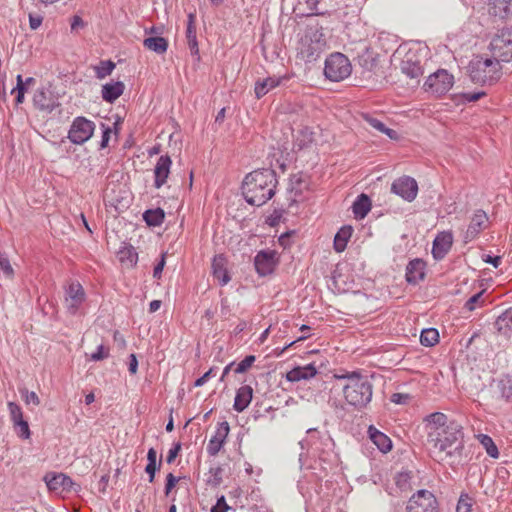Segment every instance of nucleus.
I'll return each instance as SVG.
<instances>
[{"instance_id": "1", "label": "nucleus", "mask_w": 512, "mask_h": 512, "mask_svg": "<svg viewBox=\"0 0 512 512\" xmlns=\"http://www.w3.org/2000/svg\"><path fill=\"white\" fill-rule=\"evenodd\" d=\"M424 422L427 445L434 459L438 462L460 461L464 450L463 426L441 412L429 414Z\"/></svg>"}, {"instance_id": "2", "label": "nucleus", "mask_w": 512, "mask_h": 512, "mask_svg": "<svg viewBox=\"0 0 512 512\" xmlns=\"http://www.w3.org/2000/svg\"><path fill=\"white\" fill-rule=\"evenodd\" d=\"M276 184V174L273 170H256L245 177L242 184V193L250 205L259 207L273 197Z\"/></svg>"}, {"instance_id": "3", "label": "nucleus", "mask_w": 512, "mask_h": 512, "mask_svg": "<svg viewBox=\"0 0 512 512\" xmlns=\"http://www.w3.org/2000/svg\"><path fill=\"white\" fill-rule=\"evenodd\" d=\"M336 379L346 380L342 391L345 401L355 409L365 408L372 400L373 384L367 376L358 372L335 375Z\"/></svg>"}, {"instance_id": "4", "label": "nucleus", "mask_w": 512, "mask_h": 512, "mask_svg": "<svg viewBox=\"0 0 512 512\" xmlns=\"http://www.w3.org/2000/svg\"><path fill=\"white\" fill-rule=\"evenodd\" d=\"M326 48L327 42L323 28L318 25L308 26L300 39L297 56L306 63H312L320 58Z\"/></svg>"}, {"instance_id": "5", "label": "nucleus", "mask_w": 512, "mask_h": 512, "mask_svg": "<svg viewBox=\"0 0 512 512\" xmlns=\"http://www.w3.org/2000/svg\"><path fill=\"white\" fill-rule=\"evenodd\" d=\"M502 68L499 60L476 56L468 66L469 76L475 84L492 85L496 83L501 75Z\"/></svg>"}, {"instance_id": "6", "label": "nucleus", "mask_w": 512, "mask_h": 512, "mask_svg": "<svg viewBox=\"0 0 512 512\" xmlns=\"http://www.w3.org/2000/svg\"><path fill=\"white\" fill-rule=\"evenodd\" d=\"M180 151V147H174L173 151H168L165 156H162V186L166 183V179L171 175L173 186H174V193L172 195L171 204L169 208H174L176 211H179V209L182 206L181 201L179 200L178 196L180 193V188L183 184L185 173L182 169L181 160H178V166L171 170L172 166V157H178L176 152Z\"/></svg>"}, {"instance_id": "7", "label": "nucleus", "mask_w": 512, "mask_h": 512, "mask_svg": "<svg viewBox=\"0 0 512 512\" xmlns=\"http://www.w3.org/2000/svg\"><path fill=\"white\" fill-rule=\"evenodd\" d=\"M352 66L349 59L342 53H332L325 60L324 75L333 82H339L350 76Z\"/></svg>"}, {"instance_id": "8", "label": "nucleus", "mask_w": 512, "mask_h": 512, "mask_svg": "<svg viewBox=\"0 0 512 512\" xmlns=\"http://www.w3.org/2000/svg\"><path fill=\"white\" fill-rule=\"evenodd\" d=\"M495 59L503 62L512 60V27L500 30L490 42Z\"/></svg>"}, {"instance_id": "9", "label": "nucleus", "mask_w": 512, "mask_h": 512, "mask_svg": "<svg viewBox=\"0 0 512 512\" xmlns=\"http://www.w3.org/2000/svg\"><path fill=\"white\" fill-rule=\"evenodd\" d=\"M454 84V77L447 70L439 69L431 74L424 83V90L435 97L446 94Z\"/></svg>"}, {"instance_id": "10", "label": "nucleus", "mask_w": 512, "mask_h": 512, "mask_svg": "<svg viewBox=\"0 0 512 512\" xmlns=\"http://www.w3.org/2000/svg\"><path fill=\"white\" fill-rule=\"evenodd\" d=\"M406 512H439L438 501L432 492L419 490L409 499Z\"/></svg>"}, {"instance_id": "11", "label": "nucleus", "mask_w": 512, "mask_h": 512, "mask_svg": "<svg viewBox=\"0 0 512 512\" xmlns=\"http://www.w3.org/2000/svg\"><path fill=\"white\" fill-rule=\"evenodd\" d=\"M423 60L420 51L409 49L401 58L400 70L410 79H418L424 72Z\"/></svg>"}, {"instance_id": "12", "label": "nucleus", "mask_w": 512, "mask_h": 512, "mask_svg": "<svg viewBox=\"0 0 512 512\" xmlns=\"http://www.w3.org/2000/svg\"><path fill=\"white\" fill-rule=\"evenodd\" d=\"M95 130V124L85 117H76L68 132L69 140L74 144H83L88 141Z\"/></svg>"}, {"instance_id": "13", "label": "nucleus", "mask_w": 512, "mask_h": 512, "mask_svg": "<svg viewBox=\"0 0 512 512\" xmlns=\"http://www.w3.org/2000/svg\"><path fill=\"white\" fill-rule=\"evenodd\" d=\"M85 301V292L78 282H72L65 290L64 307L71 315H75Z\"/></svg>"}, {"instance_id": "14", "label": "nucleus", "mask_w": 512, "mask_h": 512, "mask_svg": "<svg viewBox=\"0 0 512 512\" xmlns=\"http://www.w3.org/2000/svg\"><path fill=\"white\" fill-rule=\"evenodd\" d=\"M278 264L275 250H261L254 258V266L260 276H267L275 270Z\"/></svg>"}, {"instance_id": "15", "label": "nucleus", "mask_w": 512, "mask_h": 512, "mask_svg": "<svg viewBox=\"0 0 512 512\" xmlns=\"http://www.w3.org/2000/svg\"><path fill=\"white\" fill-rule=\"evenodd\" d=\"M306 433V438L299 442L302 450L313 449L315 451H321L332 441L327 432L321 433L316 428H309L307 429Z\"/></svg>"}, {"instance_id": "16", "label": "nucleus", "mask_w": 512, "mask_h": 512, "mask_svg": "<svg viewBox=\"0 0 512 512\" xmlns=\"http://www.w3.org/2000/svg\"><path fill=\"white\" fill-rule=\"evenodd\" d=\"M391 191L403 199L411 202L417 196L418 185L415 179L409 176H404L396 179L392 183Z\"/></svg>"}, {"instance_id": "17", "label": "nucleus", "mask_w": 512, "mask_h": 512, "mask_svg": "<svg viewBox=\"0 0 512 512\" xmlns=\"http://www.w3.org/2000/svg\"><path fill=\"white\" fill-rule=\"evenodd\" d=\"M487 223L488 216L486 212L481 209L477 210L464 234V241L467 243L474 240L487 227Z\"/></svg>"}, {"instance_id": "18", "label": "nucleus", "mask_w": 512, "mask_h": 512, "mask_svg": "<svg viewBox=\"0 0 512 512\" xmlns=\"http://www.w3.org/2000/svg\"><path fill=\"white\" fill-rule=\"evenodd\" d=\"M453 244V234L450 231L440 232L433 241L432 254L436 260L443 259Z\"/></svg>"}, {"instance_id": "19", "label": "nucleus", "mask_w": 512, "mask_h": 512, "mask_svg": "<svg viewBox=\"0 0 512 512\" xmlns=\"http://www.w3.org/2000/svg\"><path fill=\"white\" fill-rule=\"evenodd\" d=\"M230 427L228 422L224 421L218 424L215 435L209 440L207 452L210 456H216L222 449L228 437Z\"/></svg>"}, {"instance_id": "20", "label": "nucleus", "mask_w": 512, "mask_h": 512, "mask_svg": "<svg viewBox=\"0 0 512 512\" xmlns=\"http://www.w3.org/2000/svg\"><path fill=\"white\" fill-rule=\"evenodd\" d=\"M44 479L48 489L55 492L70 491L73 486L71 478L63 473L47 474Z\"/></svg>"}, {"instance_id": "21", "label": "nucleus", "mask_w": 512, "mask_h": 512, "mask_svg": "<svg viewBox=\"0 0 512 512\" xmlns=\"http://www.w3.org/2000/svg\"><path fill=\"white\" fill-rule=\"evenodd\" d=\"M33 104L37 109L47 113H51L56 106L50 91L45 87H40L35 91Z\"/></svg>"}, {"instance_id": "22", "label": "nucleus", "mask_w": 512, "mask_h": 512, "mask_svg": "<svg viewBox=\"0 0 512 512\" xmlns=\"http://www.w3.org/2000/svg\"><path fill=\"white\" fill-rule=\"evenodd\" d=\"M425 262L416 258L411 260L406 267V280L410 284H417L425 277Z\"/></svg>"}, {"instance_id": "23", "label": "nucleus", "mask_w": 512, "mask_h": 512, "mask_svg": "<svg viewBox=\"0 0 512 512\" xmlns=\"http://www.w3.org/2000/svg\"><path fill=\"white\" fill-rule=\"evenodd\" d=\"M317 374L314 364H308L302 367H295L286 373V379L289 382H298L301 380H309Z\"/></svg>"}, {"instance_id": "24", "label": "nucleus", "mask_w": 512, "mask_h": 512, "mask_svg": "<svg viewBox=\"0 0 512 512\" xmlns=\"http://www.w3.org/2000/svg\"><path fill=\"white\" fill-rule=\"evenodd\" d=\"M124 89V83L121 81L106 83L102 86V99L108 103H113L123 94Z\"/></svg>"}, {"instance_id": "25", "label": "nucleus", "mask_w": 512, "mask_h": 512, "mask_svg": "<svg viewBox=\"0 0 512 512\" xmlns=\"http://www.w3.org/2000/svg\"><path fill=\"white\" fill-rule=\"evenodd\" d=\"M253 396V389L249 385L241 386L237 392L234 399L233 408L237 412L244 411L248 405L250 404Z\"/></svg>"}, {"instance_id": "26", "label": "nucleus", "mask_w": 512, "mask_h": 512, "mask_svg": "<svg viewBox=\"0 0 512 512\" xmlns=\"http://www.w3.org/2000/svg\"><path fill=\"white\" fill-rule=\"evenodd\" d=\"M226 260L223 256H215L212 261V272L221 286L226 285L230 281V276L225 267Z\"/></svg>"}, {"instance_id": "27", "label": "nucleus", "mask_w": 512, "mask_h": 512, "mask_svg": "<svg viewBox=\"0 0 512 512\" xmlns=\"http://www.w3.org/2000/svg\"><path fill=\"white\" fill-rule=\"evenodd\" d=\"M495 393L501 399L509 402L512 400V376L502 375L495 381Z\"/></svg>"}, {"instance_id": "28", "label": "nucleus", "mask_w": 512, "mask_h": 512, "mask_svg": "<svg viewBox=\"0 0 512 512\" xmlns=\"http://www.w3.org/2000/svg\"><path fill=\"white\" fill-rule=\"evenodd\" d=\"M368 434L372 442L380 451L386 453L391 450L392 442L387 435L376 429L374 426H370L368 428Z\"/></svg>"}, {"instance_id": "29", "label": "nucleus", "mask_w": 512, "mask_h": 512, "mask_svg": "<svg viewBox=\"0 0 512 512\" xmlns=\"http://www.w3.org/2000/svg\"><path fill=\"white\" fill-rule=\"evenodd\" d=\"M490 13L500 18L512 14V0H490Z\"/></svg>"}, {"instance_id": "30", "label": "nucleus", "mask_w": 512, "mask_h": 512, "mask_svg": "<svg viewBox=\"0 0 512 512\" xmlns=\"http://www.w3.org/2000/svg\"><path fill=\"white\" fill-rule=\"evenodd\" d=\"M495 329L507 336L512 331V307L506 309L501 315H499L494 323Z\"/></svg>"}, {"instance_id": "31", "label": "nucleus", "mask_w": 512, "mask_h": 512, "mask_svg": "<svg viewBox=\"0 0 512 512\" xmlns=\"http://www.w3.org/2000/svg\"><path fill=\"white\" fill-rule=\"evenodd\" d=\"M355 218L363 219L371 210V200L366 194H360L352 206Z\"/></svg>"}, {"instance_id": "32", "label": "nucleus", "mask_w": 512, "mask_h": 512, "mask_svg": "<svg viewBox=\"0 0 512 512\" xmlns=\"http://www.w3.org/2000/svg\"><path fill=\"white\" fill-rule=\"evenodd\" d=\"M281 82V78L268 77L255 84V95L259 99L265 96L271 89L277 87Z\"/></svg>"}, {"instance_id": "33", "label": "nucleus", "mask_w": 512, "mask_h": 512, "mask_svg": "<svg viewBox=\"0 0 512 512\" xmlns=\"http://www.w3.org/2000/svg\"><path fill=\"white\" fill-rule=\"evenodd\" d=\"M313 140L314 137L312 130L308 127H303L298 130L297 135L295 136L294 148H297L298 150L307 148L311 145Z\"/></svg>"}, {"instance_id": "34", "label": "nucleus", "mask_w": 512, "mask_h": 512, "mask_svg": "<svg viewBox=\"0 0 512 512\" xmlns=\"http://www.w3.org/2000/svg\"><path fill=\"white\" fill-rule=\"evenodd\" d=\"M352 232L353 230L351 226H344L336 233L334 237V248L337 252H342L345 250Z\"/></svg>"}, {"instance_id": "35", "label": "nucleus", "mask_w": 512, "mask_h": 512, "mask_svg": "<svg viewBox=\"0 0 512 512\" xmlns=\"http://www.w3.org/2000/svg\"><path fill=\"white\" fill-rule=\"evenodd\" d=\"M16 80H17V85L12 90V93L17 92L16 102H17V104H21L24 101V95H25V92L27 91L28 87L34 85L36 80L33 77H28L25 81H23V78L21 75H17Z\"/></svg>"}, {"instance_id": "36", "label": "nucleus", "mask_w": 512, "mask_h": 512, "mask_svg": "<svg viewBox=\"0 0 512 512\" xmlns=\"http://www.w3.org/2000/svg\"><path fill=\"white\" fill-rule=\"evenodd\" d=\"M116 64L111 60H102L97 65L92 67L95 72L96 77L99 80H103L106 77L110 76L114 71Z\"/></svg>"}, {"instance_id": "37", "label": "nucleus", "mask_w": 512, "mask_h": 512, "mask_svg": "<svg viewBox=\"0 0 512 512\" xmlns=\"http://www.w3.org/2000/svg\"><path fill=\"white\" fill-rule=\"evenodd\" d=\"M439 341V332L435 328H427L422 330L420 335V342L423 346L431 347Z\"/></svg>"}, {"instance_id": "38", "label": "nucleus", "mask_w": 512, "mask_h": 512, "mask_svg": "<svg viewBox=\"0 0 512 512\" xmlns=\"http://www.w3.org/2000/svg\"><path fill=\"white\" fill-rule=\"evenodd\" d=\"M479 442L483 445L485 448L487 454L492 458H498L499 451L497 446L495 445L492 438L486 434H479L478 435Z\"/></svg>"}, {"instance_id": "39", "label": "nucleus", "mask_w": 512, "mask_h": 512, "mask_svg": "<svg viewBox=\"0 0 512 512\" xmlns=\"http://www.w3.org/2000/svg\"><path fill=\"white\" fill-rule=\"evenodd\" d=\"M395 484L401 491H407L411 489L412 474L409 471L399 472L395 476Z\"/></svg>"}, {"instance_id": "40", "label": "nucleus", "mask_w": 512, "mask_h": 512, "mask_svg": "<svg viewBox=\"0 0 512 512\" xmlns=\"http://www.w3.org/2000/svg\"><path fill=\"white\" fill-rule=\"evenodd\" d=\"M7 408L9 411V416H10L12 425H15V424L25 420L22 408L20 407L19 404L15 403L13 401H9L7 403Z\"/></svg>"}, {"instance_id": "41", "label": "nucleus", "mask_w": 512, "mask_h": 512, "mask_svg": "<svg viewBox=\"0 0 512 512\" xmlns=\"http://www.w3.org/2000/svg\"><path fill=\"white\" fill-rule=\"evenodd\" d=\"M223 469L220 466H214L209 469V476L206 483L210 486L217 487L222 483Z\"/></svg>"}, {"instance_id": "42", "label": "nucleus", "mask_w": 512, "mask_h": 512, "mask_svg": "<svg viewBox=\"0 0 512 512\" xmlns=\"http://www.w3.org/2000/svg\"><path fill=\"white\" fill-rule=\"evenodd\" d=\"M143 219L148 226H159L160 225V208L147 210L143 214Z\"/></svg>"}, {"instance_id": "43", "label": "nucleus", "mask_w": 512, "mask_h": 512, "mask_svg": "<svg viewBox=\"0 0 512 512\" xmlns=\"http://www.w3.org/2000/svg\"><path fill=\"white\" fill-rule=\"evenodd\" d=\"M148 464L145 468L146 472L150 476V481H153L156 471V458H157V451L154 448H150L148 451Z\"/></svg>"}, {"instance_id": "44", "label": "nucleus", "mask_w": 512, "mask_h": 512, "mask_svg": "<svg viewBox=\"0 0 512 512\" xmlns=\"http://www.w3.org/2000/svg\"><path fill=\"white\" fill-rule=\"evenodd\" d=\"M13 429L19 438H21L23 440L30 439L31 431L29 428V424L26 420H23L15 425H13Z\"/></svg>"}, {"instance_id": "45", "label": "nucleus", "mask_w": 512, "mask_h": 512, "mask_svg": "<svg viewBox=\"0 0 512 512\" xmlns=\"http://www.w3.org/2000/svg\"><path fill=\"white\" fill-rule=\"evenodd\" d=\"M486 95L485 92L462 93L455 96L457 103L476 102Z\"/></svg>"}, {"instance_id": "46", "label": "nucleus", "mask_w": 512, "mask_h": 512, "mask_svg": "<svg viewBox=\"0 0 512 512\" xmlns=\"http://www.w3.org/2000/svg\"><path fill=\"white\" fill-rule=\"evenodd\" d=\"M473 499L467 494H462L456 506V512H471Z\"/></svg>"}, {"instance_id": "47", "label": "nucleus", "mask_w": 512, "mask_h": 512, "mask_svg": "<svg viewBox=\"0 0 512 512\" xmlns=\"http://www.w3.org/2000/svg\"><path fill=\"white\" fill-rule=\"evenodd\" d=\"M484 291H480L475 295L471 296L465 303V308L469 311H473L476 307L481 306L484 302L483 300Z\"/></svg>"}, {"instance_id": "48", "label": "nucleus", "mask_w": 512, "mask_h": 512, "mask_svg": "<svg viewBox=\"0 0 512 512\" xmlns=\"http://www.w3.org/2000/svg\"><path fill=\"white\" fill-rule=\"evenodd\" d=\"M0 270L3 272L4 276L7 279H13L14 277V269L9 261V259L0 254Z\"/></svg>"}, {"instance_id": "49", "label": "nucleus", "mask_w": 512, "mask_h": 512, "mask_svg": "<svg viewBox=\"0 0 512 512\" xmlns=\"http://www.w3.org/2000/svg\"><path fill=\"white\" fill-rule=\"evenodd\" d=\"M22 399L26 405L33 404L34 406L40 405V398L34 391H28L27 389L20 390Z\"/></svg>"}, {"instance_id": "50", "label": "nucleus", "mask_w": 512, "mask_h": 512, "mask_svg": "<svg viewBox=\"0 0 512 512\" xmlns=\"http://www.w3.org/2000/svg\"><path fill=\"white\" fill-rule=\"evenodd\" d=\"M109 357V348L104 345H99L97 351L90 354V360L101 361Z\"/></svg>"}, {"instance_id": "51", "label": "nucleus", "mask_w": 512, "mask_h": 512, "mask_svg": "<svg viewBox=\"0 0 512 512\" xmlns=\"http://www.w3.org/2000/svg\"><path fill=\"white\" fill-rule=\"evenodd\" d=\"M255 356L249 355L246 356L235 368L236 373H244L246 372L254 363Z\"/></svg>"}, {"instance_id": "52", "label": "nucleus", "mask_w": 512, "mask_h": 512, "mask_svg": "<svg viewBox=\"0 0 512 512\" xmlns=\"http://www.w3.org/2000/svg\"><path fill=\"white\" fill-rule=\"evenodd\" d=\"M144 46L149 49L153 50L155 52L160 51V37L154 36L149 37L144 40Z\"/></svg>"}, {"instance_id": "53", "label": "nucleus", "mask_w": 512, "mask_h": 512, "mask_svg": "<svg viewBox=\"0 0 512 512\" xmlns=\"http://www.w3.org/2000/svg\"><path fill=\"white\" fill-rule=\"evenodd\" d=\"M230 507L227 505L225 497L222 495L217 499L216 504L211 508V512H227Z\"/></svg>"}, {"instance_id": "54", "label": "nucleus", "mask_w": 512, "mask_h": 512, "mask_svg": "<svg viewBox=\"0 0 512 512\" xmlns=\"http://www.w3.org/2000/svg\"><path fill=\"white\" fill-rule=\"evenodd\" d=\"M216 375V369L215 368H210L203 376H201L200 378H198L196 381H195V386L196 387H200V386H203L210 377H214Z\"/></svg>"}, {"instance_id": "55", "label": "nucleus", "mask_w": 512, "mask_h": 512, "mask_svg": "<svg viewBox=\"0 0 512 512\" xmlns=\"http://www.w3.org/2000/svg\"><path fill=\"white\" fill-rule=\"evenodd\" d=\"M181 443L180 442H177L174 444V446L169 450L168 452V455H167V463L171 464L175 458L177 457V455L179 454L180 450H181Z\"/></svg>"}, {"instance_id": "56", "label": "nucleus", "mask_w": 512, "mask_h": 512, "mask_svg": "<svg viewBox=\"0 0 512 512\" xmlns=\"http://www.w3.org/2000/svg\"><path fill=\"white\" fill-rule=\"evenodd\" d=\"M366 121L368 122V124H369L372 128L376 129L377 131H379V132H381V133H382V131L385 129V124H384L382 121H380V120H378V119H376V118H373V117H367V118H366Z\"/></svg>"}, {"instance_id": "57", "label": "nucleus", "mask_w": 512, "mask_h": 512, "mask_svg": "<svg viewBox=\"0 0 512 512\" xmlns=\"http://www.w3.org/2000/svg\"><path fill=\"white\" fill-rule=\"evenodd\" d=\"M178 482V478L175 477L172 473H169L166 476V485H165V493L168 495L175 484Z\"/></svg>"}, {"instance_id": "58", "label": "nucleus", "mask_w": 512, "mask_h": 512, "mask_svg": "<svg viewBox=\"0 0 512 512\" xmlns=\"http://www.w3.org/2000/svg\"><path fill=\"white\" fill-rule=\"evenodd\" d=\"M305 2L311 11V15H324V12L317 11V5L320 2V0H306Z\"/></svg>"}, {"instance_id": "59", "label": "nucleus", "mask_w": 512, "mask_h": 512, "mask_svg": "<svg viewBox=\"0 0 512 512\" xmlns=\"http://www.w3.org/2000/svg\"><path fill=\"white\" fill-rule=\"evenodd\" d=\"M124 254L128 255L130 265H134L136 263V254H134L132 252V250H130V249H125V250L120 251V261L121 262L124 261V257H123Z\"/></svg>"}, {"instance_id": "60", "label": "nucleus", "mask_w": 512, "mask_h": 512, "mask_svg": "<svg viewBox=\"0 0 512 512\" xmlns=\"http://www.w3.org/2000/svg\"><path fill=\"white\" fill-rule=\"evenodd\" d=\"M409 396L401 393H394L391 396V401L396 404H404L408 400Z\"/></svg>"}, {"instance_id": "61", "label": "nucleus", "mask_w": 512, "mask_h": 512, "mask_svg": "<svg viewBox=\"0 0 512 512\" xmlns=\"http://www.w3.org/2000/svg\"><path fill=\"white\" fill-rule=\"evenodd\" d=\"M41 24L42 18L40 16H29V25L31 29L36 30L37 28L40 27Z\"/></svg>"}, {"instance_id": "62", "label": "nucleus", "mask_w": 512, "mask_h": 512, "mask_svg": "<svg viewBox=\"0 0 512 512\" xmlns=\"http://www.w3.org/2000/svg\"><path fill=\"white\" fill-rule=\"evenodd\" d=\"M188 46L190 48V51L193 55H198L199 48H198V42L197 37L191 38L187 40Z\"/></svg>"}, {"instance_id": "63", "label": "nucleus", "mask_w": 512, "mask_h": 512, "mask_svg": "<svg viewBox=\"0 0 512 512\" xmlns=\"http://www.w3.org/2000/svg\"><path fill=\"white\" fill-rule=\"evenodd\" d=\"M137 367H138L137 358H136L135 354H131L130 361H129V372L131 374H135L137 372Z\"/></svg>"}, {"instance_id": "64", "label": "nucleus", "mask_w": 512, "mask_h": 512, "mask_svg": "<svg viewBox=\"0 0 512 512\" xmlns=\"http://www.w3.org/2000/svg\"><path fill=\"white\" fill-rule=\"evenodd\" d=\"M110 134H111V129L110 128H106L103 131L102 141H101V147L102 148H105L108 145Z\"/></svg>"}]
</instances>
